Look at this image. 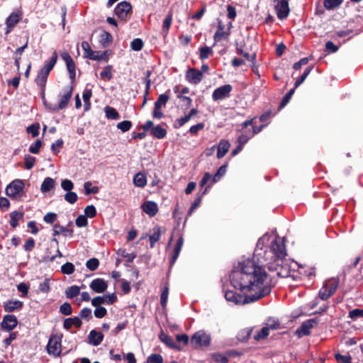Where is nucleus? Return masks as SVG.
<instances>
[{"label": "nucleus", "instance_id": "obj_62", "mask_svg": "<svg viewBox=\"0 0 363 363\" xmlns=\"http://www.w3.org/2000/svg\"><path fill=\"white\" fill-rule=\"evenodd\" d=\"M212 358L217 363H227L228 362V359L227 356L224 354L221 353H214L212 354Z\"/></svg>", "mask_w": 363, "mask_h": 363}, {"label": "nucleus", "instance_id": "obj_41", "mask_svg": "<svg viewBox=\"0 0 363 363\" xmlns=\"http://www.w3.org/2000/svg\"><path fill=\"white\" fill-rule=\"evenodd\" d=\"M113 66L107 65L104 67V70L101 72L100 76L104 79H107L110 81L113 78Z\"/></svg>", "mask_w": 363, "mask_h": 363}, {"label": "nucleus", "instance_id": "obj_36", "mask_svg": "<svg viewBox=\"0 0 363 363\" xmlns=\"http://www.w3.org/2000/svg\"><path fill=\"white\" fill-rule=\"evenodd\" d=\"M82 321L79 318L74 317L73 318H67L64 321V327L66 329H69L72 325L80 327Z\"/></svg>", "mask_w": 363, "mask_h": 363}, {"label": "nucleus", "instance_id": "obj_34", "mask_svg": "<svg viewBox=\"0 0 363 363\" xmlns=\"http://www.w3.org/2000/svg\"><path fill=\"white\" fill-rule=\"evenodd\" d=\"M104 112L108 119L118 120L120 118L118 112L113 107L106 106L104 108Z\"/></svg>", "mask_w": 363, "mask_h": 363}, {"label": "nucleus", "instance_id": "obj_51", "mask_svg": "<svg viewBox=\"0 0 363 363\" xmlns=\"http://www.w3.org/2000/svg\"><path fill=\"white\" fill-rule=\"evenodd\" d=\"M99 266V261L97 258L93 257L88 259L86 262V267L91 271H95Z\"/></svg>", "mask_w": 363, "mask_h": 363}, {"label": "nucleus", "instance_id": "obj_52", "mask_svg": "<svg viewBox=\"0 0 363 363\" xmlns=\"http://www.w3.org/2000/svg\"><path fill=\"white\" fill-rule=\"evenodd\" d=\"M191 117L186 114L183 117H181L179 118H177L174 124V128H179L182 127L186 123H187L189 121H190Z\"/></svg>", "mask_w": 363, "mask_h": 363}, {"label": "nucleus", "instance_id": "obj_19", "mask_svg": "<svg viewBox=\"0 0 363 363\" xmlns=\"http://www.w3.org/2000/svg\"><path fill=\"white\" fill-rule=\"evenodd\" d=\"M18 321L16 318L12 315H6L4 317L1 323V327L6 330H11L17 325Z\"/></svg>", "mask_w": 363, "mask_h": 363}, {"label": "nucleus", "instance_id": "obj_9", "mask_svg": "<svg viewBox=\"0 0 363 363\" xmlns=\"http://www.w3.org/2000/svg\"><path fill=\"white\" fill-rule=\"evenodd\" d=\"M61 58L65 62L72 82H74L76 77V65L70 55L65 51L60 54Z\"/></svg>", "mask_w": 363, "mask_h": 363}, {"label": "nucleus", "instance_id": "obj_10", "mask_svg": "<svg viewBox=\"0 0 363 363\" xmlns=\"http://www.w3.org/2000/svg\"><path fill=\"white\" fill-rule=\"evenodd\" d=\"M233 90V86L230 84L223 85L216 89L212 94V99L214 101L223 100L229 97L230 93Z\"/></svg>", "mask_w": 363, "mask_h": 363}, {"label": "nucleus", "instance_id": "obj_16", "mask_svg": "<svg viewBox=\"0 0 363 363\" xmlns=\"http://www.w3.org/2000/svg\"><path fill=\"white\" fill-rule=\"evenodd\" d=\"M21 16L16 12L11 13L9 17L6 19V30L5 35H8L11 32L15 26L20 21Z\"/></svg>", "mask_w": 363, "mask_h": 363}, {"label": "nucleus", "instance_id": "obj_31", "mask_svg": "<svg viewBox=\"0 0 363 363\" xmlns=\"http://www.w3.org/2000/svg\"><path fill=\"white\" fill-rule=\"evenodd\" d=\"M133 184L138 187H145L147 184L145 175L142 172L137 173L133 177Z\"/></svg>", "mask_w": 363, "mask_h": 363}, {"label": "nucleus", "instance_id": "obj_47", "mask_svg": "<svg viewBox=\"0 0 363 363\" xmlns=\"http://www.w3.org/2000/svg\"><path fill=\"white\" fill-rule=\"evenodd\" d=\"M50 291L49 279H45L38 284V293L48 294Z\"/></svg>", "mask_w": 363, "mask_h": 363}, {"label": "nucleus", "instance_id": "obj_14", "mask_svg": "<svg viewBox=\"0 0 363 363\" xmlns=\"http://www.w3.org/2000/svg\"><path fill=\"white\" fill-rule=\"evenodd\" d=\"M73 89V86H67L65 87L64 94L62 95H60V99L58 103V109L62 110L67 106L72 96Z\"/></svg>", "mask_w": 363, "mask_h": 363}, {"label": "nucleus", "instance_id": "obj_59", "mask_svg": "<svg viewBox=\"0 0 363 363\" xmlns=\"http://www.w3.org/2000/svg\"><path fill=\"white\" fill-rule=\"evenodd\" d=\"M57 219V215L55 213L49 212L46 213L43 217V220L48 224H54Z\"/></svg>", "mask_w": 363, "mask_h": 363}, {"label": "nucleus", "instance_id": "obj_48", "mask_svg": "<svg viewBox=\"0 0 363 363\" xmlns=\"http://www.w3.org/2000/svg\"><path fill=\"white\" fill-rule=\"evenodd\" d=\"M144 46V43L140 38H135L130 43V48L134 51H140Z\"/></svg>", "mask_w": 363, "mask_h": 363}, {"label": "nucleus", "instance_id": "obj_44", "mask_svg": "<svg viewBox=\"0 0 363 363\" xmlns=\"http://www.w3.org/2000/svg\"><path fill=\"white\" fill-rule=\"evenodd\" d=\"M227 164H223L219 167L216 174L212 177V184L216 183L220 180L226 172Z\"/></svg>", "mask_w": 363, "mask_h": 363}, {"label": "nucleus", "instance_id": "obj_17", "mask_svg": "<svg viewBox=\"0 0 363 363\" xmlns=\"http://www.w3.org/2000/svg\"><path fill=\"white\" fill-rule=\"evenodd\" d=\"M89 286L94 292L101 294L106 290L108 284L103 279L97 278L94 279Z\"/></svg>", "mask_w": 363, "mask_h": 363}, {"label": "nucleus", "instance_id": "obj_18", "mask_svg": "<svg viewBox=\"0 0 363 363\" xmlns=\"http://www.w3.org/2000/svg\"><path fill=\"white\" fill-rule=\"evenodd\" d=\"M143 211L150 217L155 216L158 212L157 203L152 201H147L141 206Z\"/></svg>", "mask_w": 363, "mask_h": 363}, {"label": "nucleus", "instance_id": "obj_1", "mask_svg": "<svg viewBox=\"0 0 363 363\" xmlns=\"http://www.w3.org/2000/svg\"><path fill=\"white\" fill-rule=\"evenodd\" d=\"M258 241L252 259L238 263L230 274L233 286L243 295H269L277 283V277L290 276L287 264H283L286 255L284 238L277 237L269 247L259 248Z\"/></svg>", "mask_w": 363, "mask_h": 363}, {"label": "nucleus", "instance_id": "obj_15", "mask_svg": "<svg viewBox=\"0 0 363 363\" xmlns=\"http://www.w3.org/2000/svg\"><path fill=\"white\" fill-rule=\"evenodd\" d=\"M203 78L202 72L196 68H189L186 74V80L194 84L200 83Z\"/></svg>", "mask_w": 363, "mask_h": 363}, {"label": "nucleus", "instance_id": "obj_4", "mask_svg": "<svg viewBox=\"0 0 363 363\" xmlns=\"http://www.w3.org/2000/svg\"><path fill=\"white\" fill-rule=\"evenodd\" d=\"M133 13V7L130 2L123 1L117 4L114 9L115 15L121 21H126L128 16Z\"/></svg>", "mask_w": 363, "mask_h": 363}, {"label": "nucleus", "instance_id": "obj_53", "mask_svg": "<svg viewBox=\"0 0 363 363\" xmlns=\"http://www.w3.org/2000/svg\"><path fill=\"white\" fill-rule=\"evenodd\" d=\"M295 89H296L295 87H294L293 89H291L289 90V91L283 97V99L279 104V109L284 108L289 103L292 95L294 94V93L295 91Z\"/></svg>", "mask_w": 363, "mask_h": 363}, {"label": "nucleus", "instance_id": "obj_5", "mask_svg": "<svg viewBox=\"0 0 363 363\" xmlns=\"http://www.w3.org/2000/svg\"><path fill=\"white\" fill-rule=\"evenodd\" d=\"M24 186L23 180L15 179L7 186L6 194L10 198L15 199L23 192Z\"/></svg>", "mask_w": 363, "mask_h": 363}, {"label": "nucleus", "instance_id": "obj_13", "mask_svg": "<svg viewBox=\"0 0 363 363\" xmlns=\"http://www.w3.org/2000/svg\"><path fill=\"white\" fill-rule=\"evenodd\" d=\"M318 324V321L315 318L309 319L303 322L301 326L296 330V333L299 337L310 334L311 329L313 328Z\"/></svg>", "mask_w": 363, "mask_h": 363}, {"label": "nucleus", "instance_id": "obj_55", "mask_svg": "<svg viewBox=\"0 0 363 363\" xmlns=\"http://www.w3.org/2000/svg\"><path fill=\"white\" fill-rule=\"evenodd\" d=\"M269 334V328H267V326L264 327L262 328V330L257 333L254 338L255 340L259 341L260 340L265 339Z\"/></svg>", "mask_w": 363, "mask_h": 363}, {"label": "nucleus", "instance_id": "obj_20", "mask_svg": "<svg viewBox=\"0 0 363 363\" xmlns=\"http://www.w3.org/2000/svg\"><path fill=\"white\" fill-rule=\"evenodd\" d=\"M230 143L226 140H220L217 147V157L220 159L223 157L228 152L230 148Z\"/></svg>", "mask_w": 363, "mask_h": 363}, {"label": "nucleus", "instance_id": "obj_45", "mask_svg": "<svg viewBox=\"0 0 363 363\" xmlns=\"http://www.w3.org/2000/svg\"><path fill=\"white\" fill-rule=\"evenodd\" d=\"M172 22V14L169 13L166 18H164L162 24V33L164 35H167L168 33L169 29L171 26Z\"/></svg>", "mask_w": 363, "mask_h": 363}, {"label": "nucleus", "instance_id": "obj_29", "mask_svg": "<svg viewBox=\"0 0 363 363\" xmlns=\"http://www.w3.org/2000/svg\"><path fill=\"white\" fill-rule=\"evenodd\" d=\"M57 60V53L56 51H54L52 54L51 57L49 60L46 61L44 66L42 67L44 70L48 72H50V71L53 69Z\"/></svg>", "mask_w": 363, "mask_h": 363}, {"label": "nucleus", "instance_id": "obj_22", "mask_svg": "<svg viewBox=\"0 0 363 363\" xmlns=\"http://www.w3.org/2000/svg\"><path fill=\"white\" fill-rule=\"evenodd\" d=\"M104 338V335L101 332L92 330L89 335V342L94 346H98L101 344Z\"/></svg>", "mask_w": 363, "mask_h": 363}, {"label": "nucleus", "instance_id": "obj_2", "mask_svg": "<svg viewBox=\"0 0 363 363\" xmlns=\"http://www.w3.org/2000/svg\"><path fill=\"white\" fill-rule=\"evenodd\" d=\"M82 48L84 50V57L92 60H104L108 62L111 54V50H106L101 54L99 51H94L86 41L82 43Z\"/></svg>", "mask_w": 363, "mask_h": 363}, {"label": "nucleus", "instance_id": "obj_11", "mask_svg": "<svg viewBox=\"0 0 363 363\" xmlns=\"http://www.w3.org/2000/svg\"><path fill=\"white\" fill-rule=\"evenodd\" d=\"M275 11L279 19H286L289 13V6L288 0H280L275 5Z\"/></svg>", "mask_w": 363, "mask_h": 363}, {"label": "nucleus", "instance_id": "obj_6", "mask_svg": "<svg viewBox=\"0 0 363 363\" xmlns=\"http://www.w3.org/2000/svg\"><path fill=\"white\" fill-rule=\"evenodd\" d=\"M339 278H330L325 281L323 287L319 291L318 295H333L339 286Z\"/></svg>", "mask_w": 363, "mask_h": 363}, {"label": "nucleus", "instance_id": "obj_25", "mask_svg": "<svg viewBox=\"0 0 363 363\" xmlns=\"http://www.w3.org/2000/svg\"><path fill=\"white\" fill-rule=\"evenodd\" d=\"M49 74V72L41 68L35 79V83L39 86H46Z\"/></svg>", "mask_w": 363, "mask_h": 363}, {"label": "nucleus", "instance_id": "obj_64", "mask_svg": "<svg viewBox=\"0 0 363 363\" xmlns=\"http://www.w3.org/2000/svg\"><path fill=\"white\" fill-rule=\"evenodd\" d=\"M162 357L159 354H152L147 359V363H162Z\"/></svg>", "mask_w": 363, "mask_h": 363}, {"label": "nucleus", "instance_id": "obj_42", "mask_svg": "<svg viewBox=\"0 0 363 363\" xmlns=\"http://www.w3.org/2000/svg\"><path fill=\"white\" fill-rule=\"evenodd\" d=\"M199 51V59L202 60L208 59L213 53L212 48L208 46L200 48Z\"/></svg>", "mask_w": 363, "mask_h": 363}, {"label": "nucleus", "instance_id": "obj_50", "mask_svg": "<svg viewBox=\"0 0 363 363\" xmlns=\"http://www.w3.org/2000/svg\"><path fill=\"white\" fill-rule=\"evenodd\" d=\"M91 96H92L91 89H85L84 90L83 95H82V98H83V100L84 102L86 111L88 110V108H89V106L91 105L90 99L91 97Z\"/></svg>", "mask_w": 363, "mask_h": 363}, {"label": "nucleus", "instance_id": "obj_43", "mask_svg": "<svg viewBox=\"0 0 363 363\" xmlns=\"http://www.w3.org/2000/svg\"><path fill=\"white\" fill-rule=\"evenodd\" d=\"M92 184L91 182H86L84 184V193L86 195H89L91 194H97L99 191V189L97 186H91Z\"/></svg>", "mask_w": 363, "mask_h": 363}, {"label": "nucleus", "instance_id": "obj_61", "mask_svg": "<svg viewBox=\"0 0 363 363\" xmlns=\"http://www.w3.org/2000/svg\"><path fill=\"white\" fill-rule=\"evenodd\" d=\"M84 215L87 218H93L96 216V210L94 205L87 206L84 208Z\"/></svg>", "mask_w": 363, "mask_h": 363}, {"label": "nucleus", "instance_id": "obj_38", "mask_svg": "<svg viewBox=\"0 0 363 363\" xmlns=\"http://www.w3.org/2000/svg\"><path fill=\"white\" fill-rule=\"evenodd\" d=\"M313 69V66H309L304 70L303 73L295 82V88L299 86L305 81V79L308 76V74H310Z\"/></svg>", "mask_w": 363, "mask_h": 363}, {"label": "nucleus", "instance_id": "obj_58", "mask_svg": "<svg viewBox=\"0 0 363 363\" xmlns=\"http://www.w3.org/2000/svg\"><path fill=\"white\" fill-rule=\"evenodd\" d=\"M251 138H252V136H251V133L248 130L247 133H242L238 136L237 142L239 145L243 147Z\"/></svg>", "mask_w": 363, "mask_h": 363}, {"label": "nucleus", "instance_id": "obj_63", "mask_svg": "<svg viewBox=\"0 0 363 363\" xmlns=\"http://www.w3.org/2000/svg\"><path fill=\"white\" fill-rule=\"evenodd\" d=\"M75 223L79 228L86 227L88 225L87 217L85 215H79L77 218Z\"/></svg>", "mask_w": 363, "mask_h": 363}, {"label": "nucleus", "instance_id": "obj_35", "mask_svg": "<svg viewBox=\"0 0 363 363\" xmlns=\"http://www.w3.org/2000/svg\"><path fill=\"white\" fill-rule=\"evenodd\" d=\"M159 337L162 342L165 343L167 346H169L171 348H175V349H179L176 344L174 342V340L172 337H170L169 335L165 334L164 332H161Z\"/></svg>", "mask_w": 363, "mask_h": 363}, {"label": "nucleus", "instance_id": "obj_57", "mask_svg": "<svg viewBox=\"0 0 363 363\" xmlns=\"http://www.w3.org/2000/svg\"><path fill=\"white\" fill-rule=\"evenodd\" d=\"M132 125L133 124L130 121H123L118 123L116 126L117 128L125 133L128 131L131 128Z\"/></svg>", "mask_w": 363, "mask_h": 363}, {"label": "nucleus", "instance_id": "obj_46", "mask_svg": "<svg viewBox=\"0 0 363 363\" xmlns=\"http://www.w3.org/2000/svg\"><path fill=\"white\" fill-rule=\"evenodd\" d=\"M24 162L25 168L26 169H31L35 164L36 159L30 155H26L24 156Z\"/></svg>", "mask_w": 363, "mask_h": 363}, {"label": "nucleus", "instance_id": "obj_37", "mask_svg": "<svg viewBox=\"0 0 363 363\" xmlns=\"http://www.w3.org/2000/svg\"><path fill=\"white\" fill-rule=\"evenodd\" d=\"M54 228L58 229L60 234H62L65 237H72L74 235L73 229L67 228L64 227L59 223L54 224Z\"/></svg>", "mask_w": 363, "mask_h": 363}, {"label": "nucleus", "instance_id": "obj_7", "mask_svg": "<svg viewBox=\"0 0 363 363\" xmlns=\"http://www.w3.org/2000/svg\"><path fill=\"white\" fill-rule=\"evenodd\" d=\"M210 342V335L203 330L196 332L191 339V344L195 347L208 346Z\"/></svg>", "mask_w": 363, "mask_h": 363}, {"label": "nucleus", "instance_id": "obj_27", "mask_svg": "<svg viewBox=\"0 0 363 363\" xmlns=\"http://www.w3.org/2000/svg\"><path fill=\"white\" fill-rule=\"evenodd\" d=\"M55 186V181L51 177H46L40 186V191L43 193H47L53 189Z\"/></svg>", "mask_w": 363, "mask_h": 363}, {"label": "nucleus", "instance_id": "obj_40", "mask_svg": "<svg viewBox=\"0 0 363 363\" xmlns=\"http://www.w3.org/2000/svg\"><path fill=\"white\" fill-rule=\"evenodd\" d=\"M343 2V0H324L323 4L326 9L331 10L339 7Z\"/></svg>", "mask_w": 363, "mask_h": 363}, {"label": "nucleus", "instance_id": "obj_28", "mask_svg": "<svg viewBox=\"0 0 363 363\" xmlns=\"http://www.w3.org/2000/svg\"><path fill=\"white\" fill-rule=\"evenodd\" d=\"M183 242H184V240H183V238L181 236L177 240L176 245L174 247V254H173V255L172 257V259L170 260V264L171 265H173L174 264V262H176V260L177 259V258H178V257L179 255L182 247L183 245Z\"/></svg>", "mask_w": 363, "mask_h": 363}, {"label": "nucleus", "instance_id": "obj_26", "mask_svg": "<svg viewBox=\"0 0 363 363\" xmlns=\"http://www.w3.org/2000/svg\"><path fill=\"white\" fill-rule=\"evenodd\" d=\"M99 43L103 48L108 47L113 43V37L108 31H103L100 35Z\"/></svg>", "mask_w": 363, "mask_h": 363}, {"label": "nucleus", "instance_id": "obj_24", "mask_svg": "<svg viewBox=\"0 0 363 363\" xmlns=\"http://www.w3.org/2000/svg\"><path fill=\"white\" fill-rule=\"evenodd\" d=\"M4 309L7 312H11L14 310L20 309L23 306V303L18 300H9L4 303Z\"/></svg>", "mask_w": 363, "mask_h": 363}, {"label": "nucleus", "instance_id": "obj_33", "mask_svg": "<svg viewBox=\"0 0 363 363\" xmlns=\"http://www.w3.org/2000/svg\"><path fill=\"white\" fill-rule=\"evenodd\" d=\"M160 236L161 227L157 225L153 228V233L150 235V244L151 248H152L155 246V242H157L160 239Z\"/></svg>", "mask_w": 363, "mask_h": 363}, {"label": "nucleus", "instance_id": "obj_32", "mask_svg": "<svg viewBox=\"0 0 363 363\" xmlns=\"http://www.w3.org/2000/svg\"><path fill=\"white\" fill-rule=\"evenodd\" d=\"M151 135L158 139H162L167 135V130L161 125H157L151 129Z\"/></svg>", "mask_w": 363, "mask_h": 363}, {"label": "nucleus", "instance_id": "obj_60", "mask_svg": "<svg viewBox=\"0 0 363 363\" xmlns=\"http://www.w3.org/2000/svg\"><path fill=\"white\" fill-rule=\"evenodd\" d=\"M42 141L39 139L36 140L34 143H33L29 147V152L33 154H38L40 152V149L42 147Z\"/></svg>", "mask_w": 363, "mask_h": 363}, {"label": "nucleus", "instance_id": "obj_12", "mask_svg": "<svg viewBox=\"0 0 363 363\" xmlns=\"http://www.w3.org/2000/svg\"><path fill=\"white\" fill-rule=\"evenodd\" d=\"M262 296H225L226 300L234 305H245L259 301Z\"/></svg>", "mask_w": 363, "mask_h": 363}, {"label": "nucleus", "instance_id": "obj_30", "mask_svg": "<svg viewBox=\"0 0 363 363\" xmlns=\"http://www.w3.org/2000/svg\"><path fill=\"white\" fill-rule=\"evenodd\" d=\"M106 298H108L107 302L108 303H113L116 301V296H95L91 301L92 305L94 306H100L104 303Z\"/></svg>", "mask_w": 363, "mask_h": 363}, {"label": "nucleus", "instance_id": "obj_49", "mask_svg": "<svg viewBox=\"0 0 363 363\" xmlns=\"http://www.w3.org/2000/svg\"><path fill=\"white\" fill-rule=\"evenodd\" d=\"M75 270L74 265L71 262H66L61 267V272L64 274H72Z\"/></svg>", "mask_w": 363, "mask_h": 363}, {"label": "nucleus", "instance_id": "obj_54", "mask_svg": "<svg viewBox=\"0 0 363 363\" xmlns=\"http://www.w3.org/2000/svg\"><path fill=\"white\" fill-rule=\"evenodd\" d=\"M40 125L38 123H33L29 125L26 130L28 133L32 135L33 138L37 137L39 135Z\"/></svg>", "mask_w": 363, "mask_h": 363}, {"label": "nucleus", "instance_id": "obj_3", "mask_svg": "<svg viewBox=\"0 0 363 363\" xmlns=\"http://www.w3.org/2000/svg\"><path fill=\"white\" fill-rule=\"evenodd\" d=\"M232 28L233 23L231 22H228V25H225L221 20H218L217 30L213 35L214 45L221 40H228Z\"/></svg>", "mask_w": 363, "mask_h": 363}, {"label": "nucleus", "instance_id": "obj_23", "mask_svg": "<svg viewBox=\"0 0 363 363\" xmlns=\"http://www.w3.org/2000/svg\"><path fill=\"white\" fill-rule=\"evenodd\" d=\"M211 188V185L207 186L205 189L199 193V196L195 199V201L192 203L189 211L188 216H191L194 211L200 206L201 203V200L203 196L207 193L208 189Z\"/></svg>", "mask_w": 363, "mask_h": 363}, {"label": "nucleus", "instance_id": "obj_21", "mask_svg": "<svg viewBox=\"0 0 363 363\" xmlns=\"http://www.w3.org/2000/svg\"><path fill=\"white\" fill-rule=\"evenodd\" d=\"M10 225L13 228H16L18 225V222L23 219L24 212L19 211H14L11 212L10 214Z\"/></svg>", "mask_w": 363, "mask_h": 363}, {"label": "nucleus", "instance_id": "obj_8", "mask_svg": "<svg viewBox=\"0 0 363 363\" xmlns=\"http://www.w3.org/2000/svg\"><path fill=\"white\" fill-rule=\"evenodd\" d=\"M47 350L49 354L59 356L61 353V340L57 335H52L47 345Z\"/></svg>", "mask_w": 363, "mask_h": 363}, {"label": "nucleus", "instance_id": "obj_56", "mask_svg": "<svg viewBox=\"0 0 363 363\" xmlns=\"http://www.w3.org/2000/svg\"><path fill=\"white\" fill-rule=\"evenodd\" d=\"M65 199L69 203L73 204L78 200V196L75 192L69 191L65 194Z\"/></svg>", "mask_w": 363, "mask_h": 363}, {"label": "nucleus", "instance_id": "obj_39", "mask_svg": "<svg viewBox=\"0 0 363 363\" xmlns=\"http://www.w3.org/2000/svg\"><path fill=\"white\" fill-rule=\"evenodd\" d=\"M252 328H247L241 330L238 334V338L242 342L247 341L251 335Z\"/></svg>", "mask_w": 363, "mask_h": 363}]
</instances>
